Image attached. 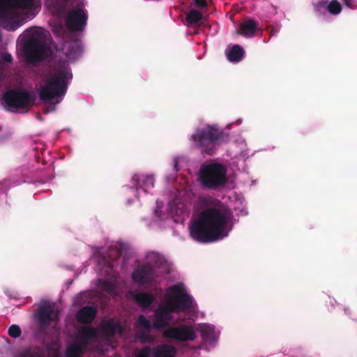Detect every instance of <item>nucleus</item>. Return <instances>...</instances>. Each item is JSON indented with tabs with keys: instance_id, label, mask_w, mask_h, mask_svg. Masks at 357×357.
I'll return each mask as SVG.
<instances>
[{
	"instance_id": "f257e3e1",
	"label": "nucleus",
	"mask_w": 357,
	"mask_h": 357,
	"mask_svg": "<svg viewBox=\"0 0 357 357\" xmlns=\"http://www.w3.org/2000/svg\"><path fill=\"white\" fill-rule=\"evenodd\" d=\"M197 204L204 208L198 215H193L190 221V237L199 243H208L229 236L235 224L231 210L209 195L199 196Z\"/></svg>"
},
{
	"instance_id": "f03ea898",
	"label": "nucleus",
	"mask_w": 357,
	"mask_h": 357,
	"mask_svg": "<svg viewBox=\"0 0 357 357\" xmlns=\"http://www.w3.org/2000/svg\"><path fill=\"white\" fill-rule=\"evenodd\" d=\"M197 310V305L188 288L183 282H178L165 289L153 312V322L140 314L136 326L139 331L145 333H150L152 329L161 330L169 326L174 313H195Z\"/></svg>"
},
{
	"instance_id": "7ed1b4c3",
	"label": "nucleus",
	"mask_w": 357,
	"mask_h": 357,
	"mask_svg": "<svg viewBox=\"0 0 357 357\" xmlns=\"http://www.w3.org/2000/svg\"><path fill=\"white\" fill-rule=\"evenodd\" d=\"M128 245L122 242H112L107 247L96 248L93 252V259L100 278L96 280V286L101 292L109 296H118V288L121 281L114 267L118 264L116 260L126 251Z\"/></svg>"
},
{
	"instance_id": "20e7f679",
	"label": "nucleus",
	"mask_w": 357,
	"mask_h": 357,
	"mask_svg": "<svg viewBox=\"0 0 357 357\" xmlns=\"http://www.w3.org/2000/svg\"><path fill=\"white\" fill-rule=\"evenodd\" d=\"M192 197V192L185 189L179 191L166 207H164L162 202L157 201L153 211V219L150 222H147L146 225L149 227L165 228L170 226L172 221L183 224L190 214Z\"/></svg>"
},
{
	"instance_id": "39448f33",
	"label": "nucleus",
	"mask_w": 357,
	"mask_h": 357,
	"mask_svg": "<svg viewBox=\"0 0 357 357\" xmlns=\"http://www.w3.org/2000/svg\"><path fill=\"white\" fill-rule=\"evenodd\" d=\"M39 12L36 0H0V26L15 31Z\"/></svg>"
},
{
	"instance_id": "423d86ee",
	"label": "nucleus",
	"mask_w": 357,
	"mask_h": 357,
	"mask_svg": "<svg viewBox=\"0 0 357 357\" xmlns=\"http://www.w3.org/2000/svg\"><path fill=\"white\" fill-rule=\"evenodd\" d=\"M72 79L71 69L68 63L63 62L54 69L45 84L40 86V98L52 105L46 110L47 113L54 110L55 106L63 100Z\"/></svg>"
},
{
	"instance_id": "0eeeda50",
	"label": "nucleus",
	"mask_w": 357,
	"mask_h": 357,
	"mask_svg": "<svg viewBox=\"0 0 357 357\" xmlns=\"http://www.w3.org/2000/svg\"><path fill=\"white\" fill-rule=\"evenodd\" d=\"M85 0H77L71 8L70 0H50V10L59 21H63L71 31L82 32L84 30L89 14Z\"/></svg>"
},
{
	"instance_id": "6e6552de",
	"label": "nucleus",
	"mask_w": 357,
	"mask_h": 357,
	"mask_svg": "<svg viewBox=\"0 0 357 357\" xmlns=\"http://www.w3.org/2000/svg\"><path fill=\"white\" fill-rule=\"evenodd\" d=\"M25 40L24 52L26 59L31 62L49 58L53 54L54 45L49 31L41 27L26 29L20 36Z\"/></svg>"
},
{
	"instance_id": "1a4fd4ad",
	"label": "nucleus",
	"mask_w": 357,
	"mask_h": 357,
	"mask_svg": "<svg viewBox=\"0 0 357 357\" xmlns=\"http://www.w3.org/2000/svg\"><path fill=\"white\" fill-rule=\"evenodd\" d=\"M168 273V266L163 255L154 251L147 252L144 261L132 273V280L139 285L152 286L157 280Z\"/></svg>"
},
{
	"instance_id": "9d476101",
	"label": "nucleus",
	"mask_w": 357,
	"mask_h": 357,
	"mask_svg": "<svg viewBox=\"0 0 357 357\" xmlns=\"http://www.w3.org/2000/svg\"><path fill=\"white\" fill-rule=\"evenodd\" d=\"M225 134L217 124L197 128L189 137L194 146L199 149L202 155H213L218 146L224 141Z\"/></svg>"
},
{
	"instance_id": "9b49d317",
	"label": "nucleus",
	"mask_w": 357,
	"mask_h": 357,
	"mask_svg": "<svg viewBox=\"0 0 357 357\" xmlns=\"http://www.w3.org/2000/svg\"><path fill=\"white\" fill-rule=\"evenodd\" d=\"M197 181L205 188L216 190L227 182V167L213 160L203 163L197 172Z\"/></svg>"
},
{
	"instance_id": "f8f14e48",
	"label": "nucleus",
	"mask_w": 357,
	"mask_h": 357,
	"mask_svg": "<svg viewBox=\"0 0 357 357\" xmlns=\"http://www.w3.org/2000/svg\"><path fill=\"white\" fill-rule=\"evenodd\" d=\"M96 336V329L88 326L80 327L75 334V341L68 344L64 357H82L89 342Z\"/></svg>"
},
{
	"instance_id": "ddd939ff",
	"label": "nucleus",
	"mask_w": 357,
	"mask_h": 357,
	"mask_svg": "<svg viewBox=\"0 0 357 357\" xmlns=\"http://www.w3.org/2000/svg\"><path fill=\"white\" fill-rule=\"evenodd\" d=\"M31 93L22 89H11L7 91L3 97L4 107L12 112L21 109L27 111L31 105Z\"/></svg>"
},
{
	"instance_id": "4468645a",
	"label": "nucleus",
	"mask_w": 357,
	"mask_h": 357,
	"mask_svg": "<svg viewBox=\"0 0 357 357\" xmlns=\"http://www.w3.org/2000/svg\"><path fill=\"white\" fill-rule=\"evenodd\" d=\"M155 178L153 174H135L130 180V186L126 187L137 199L152 193L155 187Z\"/></svg>"
},
{
	"instance_id": "2eb2a0df",
	"label": "nucleus",
	"mask_w": 357,
	"mask_h": 357,
	"mask_svg": "<svg viewBox=\"0 0 357 357\" xmlns=\"http://www.w3.org/2000/svg\"><path fill=\"white\" fill-rule=\"evenodd\" d=\"M59 319V312L54 303L42 301L36 312V320L40 330H46Z\"/></svg>"
},
{
	"instance_id": "dca6fc26",
	"label": "nucleus",
	"mask_w": 357,
	"mask_h": 357,
	"mask_svg": "<svg viewBox=\"0 0 357 357\" xmlns=\"http://www.w3.org/2000/svg\"><path fill=\"white\" fill-rule=\"evenodd\" d=\"M162 336L177 342L194 341L197 337L195 326L189 324H180L166 328Z\"/></svg>"
},
{
	"instance_id": "f3484780",
	"label": "nucleus",
	"mask_w": 357,
	"mask_h": 357,
	"mask_svg": "<svg viewBox=\"0 0 357 357\" xmlns=\"http://www.w3.org/2000/svg\"><path fill=\"white\" fill-rule=\"evenodd\" d=\"M176 352V348L172 345L160 344L153 349L146 346L135 351L133 357H175Z\"/></svg>"
},
{
	"instance_id": "a211bd4d",
	"label": "nucleus",
	"mask_w": 357,
	"mask_h": 357,
	"mask_svg": "<svg viewBox=\"0 0 357 357\" xmlns=\"http://www.w3.org/2000/svg\"><path fill=\"white\" fill-rule=\"evenodd\" d=\"M98 329L108 339L115 336L121 337L123 332L121 322L116 319H109L102 321Z\"/></svg>"
},
{
	"instance_id": "6ab92c4d",
	"label": "nucleus",
	"mask_w": 357,
	"mask_h": 357,
	"mask_svg": "<svg viewBox=\"0 0 357 357\" xmlns=\"http://www.w3.org/2000/svg\"><path fill=\"white\" fill-rule=\"evenodd\" d=\"M314 10L316 14L319 16L325 15L327 11L331 15H337L341 13L342 6L336 0H332L330 2L319 1L314 3Z\"/></svg>"
},
{
	"instance_id": "aec40b11",
	"label": "nucleus",
	"mask_w": 357,
	"mask_h": 357,
	"mask_svg": "<svg viewBox=\"0 0 357 357\" xmlns=\"http://www.w3.org/2000/svg\"><path fill=\"white\" fill-rule=\"evenodd\" d=\"M127 296L143 309L149 307L155 300L152 293L145 291L130 290L128 292Z\"/></svg>"
},
{
	"instance_id": "412c9836",
	"label": "nucleus",
	"mask_w": 357,
	"mask_h": 357,
	"mask_svg": "<svg viewBox=\"0 0 357 357\" xmlns=\"http://www.w3.org/2000/svg\"><path fill=\"white\" fill-rule=\"evenodd\" d=\"M62 50L69 61H74L82 54V43L78 40L72 42H66L63 44Z\"/></svg>"
},
{
	"instance_id": "4be33fe9",
	"label": "nucleus",
	"mask_w": 357,
	"mask_h": 357,
	"mask_svg": "<svg viewBox=\"0 0 357 357\" xmlns=\"http://www.w3.org/2000/svg\"><path fill=\"white\" fill-rule=\"evenodd\" d=\"M97 314L96 305H87L79 310L76 314V319L82 324H89L93 321Z\"/></svg>"
},
{
	"instance_id": "5701e85b",
	"label": "nucleus",
	"mask_w": 357,
	"mask_h": 357,
	"mask_svg": "<svg viewBox=\"0 0 357 357\" xmlns=\"http://www.w3.org/2000/svg\"><path fill=\"white\" fill-rule=\"evenodd\" d=\"M201 335L207 344L213 345L218 341L220 331L213 325L204 324L201 326Z\"/></svg>"
},
{
	"instance_id": "b1692460",
	"label": "nucleus",
	"mask_w": 357,
	"mask_h": 357,
	"mask_svg": "<svg viewBox=\"0 0 357 357\" xmlns=\"http://www.w3.org/2000/svg\"><path fill=\"white\" fill-rule=\"evenodd\" d=\"M245 54V50L239 45H229L225 49V55L228 61L231 63H238L241 61Z\"/></svg>"
},
{
	"instance_id": "393cba45",
	"label": "nucleus",
	"mask_w": 357,
	"mask_h": 357,
	"mask_svg": "<svg viewBox=\"0 0 357 357\" xmlns=\"http://www.w3.org/2000/svg\"><path fill=\"white\" fill-rule=\"evenodd\" d=\"M259 29L256 21L248 20L243 22L239 28L240 34L245 38L254 37Z\"/></svg>"
},
{
	"instance_id": "a878e982",
	"label": "nucleus",
	"mask_w": 357,
	"mask_h": 357,
	"mask_svg": "<svg viewBox=\"0 0 357 357\" xmlns=\"http://www.w3.org/2000/svg\"><path fill=\"white\" fill-rule=\"evenodd\" d=\"M233 210L237 216H246L248 215L247 203L242 196H236L233 202Z\"/></svg>"
},
{
	"instance_id": "bb28decb",
	"label": "nucleus",
	"mask_w": 357,
	"mask_h": 357,
	"mask_svg": "<svg viewBox=\"0 0 357 357\" xmlns=\"http://www.w3.org/2000/svg\"><path fill=\"white\" fill-rule=\"evenodd\" d=\"M202 14L195 10H190L186 17L187 22L190 25H199L202 20Z\"/></svg>"
},
{
	"instance_id": "cd10ccee",
	"label": "nucleus",
	"mask_w": 357,
	"mask_h": 357,
	"mask_svg": "<svg viewBox=\"0 0 357 357\" xmlns=\"http://www.w3.org/2000/svg\"><path fill=\"white\" fill-rule=\"evenodd\" d=\"M185 161V157L184 155H176L172 158V166H173V172L174 175L171 176L170 178L167 176V179L168 181H172L174 179V175L181 170V163Z\"/></svg>"
},
{
	"instance_id": "c85d7f7f",
	"label": "nucleus",
	"mask_w": 357,
	"mask_h": 357,
	"mask_svg": "<svg viewBox=\"0 0 357 357\" xmlns=\"http://www.w3.org/2000/svg\"><path fill=\"white\" fill-rule=\"evenodd\" d=\"M19 357H44V353L39 348H33L24 351Z\"/></svg>"
},
{
	"instance_id": "c756f323",
	"label": "nucleus",
	"mask_w": 357,
	"mask_h": 357,
	"mask_svg": "<svg viewBox=\"0 0 357 357\" xmlns=\"http://www.w3.org/2000/svg\"><path fill=\"white\" fill-rule=\"evenodd\" d=\"M8 335L13 338H17L21 335L22 331L18 325L13 324L8 330Z\"/></svg>"
},
{
	"instance_id": "7c9ffc66",
	"label": "nucleus",
	"mask_w": 357,
	"mask_h": 357,
	"mask_svg": "<svg viewBox=\"0 0 357 357\" xmlns=\"http://www.w3.org/2000/svg\"><path fill=\"white\" fill-rule=\"evenodd\" d=\"M343 3L351 9H355L357 8L356 0H342Z\"/></svg>"
},
{
	"instance_id": "2f4dec72",
	"label": "nucleus",
	"mask_w": 357,
	"mask_h": 357,
	"mask_svg": "<svg viewBox=\"0 0 357 357\" xmlns=\"http://www.w3.org/2000/svg\"><path fill=\"white\" fill-rule=\"evenodd\" d=\"M2 60L4 61V62H6V63H10L13 60V56L10 54L9 53H5L2 55Z\"/></svg>"
},
{
	"instance_id": "473e14b6",
	"label": "nucleus",
	"mask_w": 357,
	"mask_h": 357,
	"mask_svg": "<svg viewBox=\"0 0 357 357\" xmlns=\"http://www.w3.org/2000/svg\"><path fill=\"white\" fill-rule=\"evenodd\" d=\"M195 5L197 7H205L206 6V3L205 0H195Z\"/></svg>"
},
{
	"instance_id": "72a5a7b5",
	"label": "nucleus",
	"mask_w": 357,
	"mask_h": 357,
	"mask_svg": "<svg viewBox=\"0 0 357 357\" xmlns=\"http://www.w3.org/2000/svg\"><path fill=\"white\" fill-rule=\"evenodd\" d=\"M344 313L347 315H348L349 317H351V311H350V310L348 307H344Z\"/></svg>"
},
{
	"instance_id": "f704fd0d",
	"label": "nucleus",
	"mask_w": 357,
	"mask_h": 357,
	"mask_svg": "<svg viewBox=\"0 0 357 357\" xmlns=\"http://www.w3.org/2000/svg\"><path fill=\"white\" fill-rule=\"evenodd\" d=\"M329 300H330V304H331L332 308H334L335 304L337 303L335 299H331V298H329Z\"/></svg>"
},
{
	"instance_id": "c9c22d12",
	"label": "nucleus",
	"mask_w": 357,
	"mask_h": 357,
	"mask_svg": "<svg viewBox=\"0 0 357 357\" xmlns=\"http://www.w3.org/2000/svg\"><path fill=\"white\" fill-rule=\"evenodd\" d=\"M127 203H128V204H132V200H131L130 199H127Z\"/></svg>"
},
{
	"instance_id": "e433bc0d",
	"label": "nucleus",
	"mask_w": 357,
	"mask_h": 357,
	"mask_svg": "<svg viewBox=\"0 0 357 357\" xmlns=\"http://www.w3.org/2000/svg\"><path fill=\"white\" fill-rule=\"evenodd\" d=\"M0 197H6L5 193H4V192H1V193L0 194Z\"/></svg>"
},
{
	"instance_id": "4c0bfd02",
	"label": "nucleus",
	"mask_w": 357,
	"mask_h": 357,
	"mask_svg": "<svg viewBox=\"0 0 357 357\" xmlns=\"http://www.w3.org/2000/svg\"><path fill=\"white\" fill-rule=\"evenodd\" d=\"M237 122L238 123V124H241V120L238 119V120H237Z\"/></svg>"
},
{
	"instance_id": "58836bf2",
	"label": "nucleus",
	"mask_w": 357,
	"mask_h": 357,
	"mask_svg": "<svg viewBox=\"0 0 357 357\" xmlns=\"http://www.w3.org/2000/svg\"><path fill=\"white\" fill-rule=\"evenodd\" d=\"M54 31L55 33H59V32L57 31V30H56V29H54Z\"/></svg>"
},
{
	"instance_id": "ea45409f",
	"label": "nucleus",
	"mask_w": 357,
	"mask_h": 357,
	"mask_svg": "<svg viewBox=\"0 0 357 357\" xmlns=\"http://www.w3.org/2000/svg\"><path fill=\"white\" fill-rule=\"evenodd\" d=\"M37 118L39 119V120H42V118L40 117L39 116H37Z\"/></svg>"
},
{
	"instance_id": "a19ab883",
	"label": "nucleus",
	"mask_w": 357,
	"mask_h": 357,
	"mask_svg": "<svg viewBox=\"0 0 357 357\" xmlns=\"http://www.w3.org/2000/svg\"><path fill=\"white\" fill-rule=\"evenodd\" d=\"M158 291L161 293L162 290L161 289H158Z\"/></svg>"
}]
</instances>
